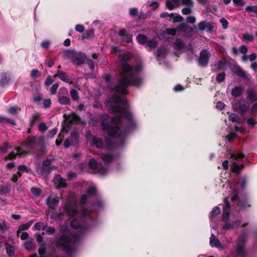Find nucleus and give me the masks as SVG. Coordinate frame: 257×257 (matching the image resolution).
Masks as SVG:
<instances>
[{
  "instance_id": "nucleus-13",
  "label": "nucleus",
  "mask_w": 257,
  "mask_h": 257,
  "mask_svg": "<svg viewBox=\"0 0 257 257\" xmlns=\"http://www.w3.org/2000/svg\"><path fill=\"white\" fill-rule=\"evenodd\" d=\"M220 213V209L219 207L216 206L214 207L212 210L209 218L210 221V226L211 227L214 229H217V227L215 225L213 224L214 222H215L216 217L217 216L218 214Z\"/></svg>"
},
{
  "instance_id": "nucleus-15",
  "label": "nucleus",
  "mask_w": 257,
  "mask_h": 257,
  "mask_svg": "<svg viewBox=\"0 0 257 257\" xmlns=\"http://www.w3.org/2000/svg\"><path fill=\"white\" fill-rule=\"evenodd\" d=\"M79 141L78 135L77 133L73 132L70 139L66 140L64 142V147L68 148L71 146H75L78 144Z\"/></svg>"
},
{
  "instance_id": "nucleus-1",
  "label": "nucleus",
  "mask_w": 257,
  "mask_h": 257,
  "mask_svg": "<svg viewBox=\"0 0 257 257\" xmlns=\"http://www.w3.org/2000/svg\"><path fill=\"white\" fill-rule=\"evenodd\" d=\"M111 52L118 56L121 62V69L117 84L112 91L115 93L110 98V104L107 101L105 105L110 107V110L115 115L111 119L110 124L107 123L108 115L101 114V128L107 133L109 136L106 139L109 148L114 146L121 147L127 135L137 127V123L130 110L127 101L121 99L122 95L128 93L129 85L140 86L143 82L140 76L142 67L140 65L131 66L128 62L132 57L131 53L120 51L116 46L111 47Z\"/></svg>"
},
{
  "instance_id": "nucleus-37",
  "label": "nucleus",
  "mask_w": 257,
  "mask_h": 257,
  "mask_svg": "<svg viewBox=\"0 0 257 257\" xmlns=\"http://www.w3.org/2000/svg\"><path fill=\"white\" fill-rule=\"evenodd\" d=\"M245 11L248 13H253L257 16V5L255 6H248L245 8Z\"/></svg>"
},
{
  "instance_id": "nucleus-19",
  "label": "nucleus",
  "mask_w": 257,
  "mask_h": 257,
  "mask_svg": "<svg viewBox=\"0 0 257 257\" xmlns=\"http://www.w3.org/2000/svg\"><path fill=\"white\" fill-rule=\"evenodd\" d=\"M233 107L239 112H244L248 109V106L244 102L240 101L233 105Z\"/></svg>"
},
{
  "instance_id": "nucleus-17",
  "label": "nucleus",
  "mask_w": 257,
  "mask_h": 257,
  "mask_svg": "<svg viewBox=\"0 0 257 257\" xmlns=\"http://www.w3.org/2000/svg\"><path fill=\"white\" fill-rule=\"evenodd\" d=\"M210 244L211 247H216L219 248H223L224 247L220 240L216 237L213 233H211L210 237Z\"/></svg>"
},
{
  "instance_id": "nucleus-22",
  "label": "nucleus",
  "mask_w": 257,
  "mask_h": 257,
  "mask_svg": "<svg viewBox=\"0 0 257 257\" xmlns=\"http://www.w3.org/2000/svg\"><path fill=\"white\" fill-rule=\"evenodd\" d=\"M168 51V50L165 48L164 47H160L157 52L156 53V56L157 59V60L159 62L160 64H162V61L161 58L162 57H163L165 54Z\"/></svg>"
},
{
  "instance_id": "nucleus-24",
  "label": "nucleus",
  "mask_w": 257,
  "mask_h": 257,
  "mask_svg": "<svg viewBox=\"0 0 257 257\" xmlns=\"http://www.w3.org/2000/svg\"><path fill=\"white\" fill-rule=\"evenodd\" d=\"M90 146L98 148H102L103 146V143L101 139L93 137L92 139Z\"/></svg>"
},
{
  "instance_id": "nucleus-46",
  "label": "nucleus",
  "mask_w": 257,
  "mask_h": 257,
  "mask_svg": "<svg viewBox=\"0 0 257 257\" xmlns=\"http://www.w3.org/2000/svg\"><path fill=\"white\" fill-rule=\"evenodd\" d=\"M34 227H35V229L37 230H44L46 227V225H45V224L43 222H40L36 223L35 224Z\"/></svg>"
},
{
  "instance_id": "nucleus-30",
  "label": "nucleus",
  "mask_w": 257,
  "mask_h": 257,
  "mask_svg": "<svg viewBox=\"0 0 257 257\" xmlns=\"http://www.w3.org/2000/svg\"><path fill=\"white\" fill-rule=\"evenodd\" d=\"M101 157L105 164H108L113 160V156L109 154L102 155Z\"/></svg>"
},
{
  "instance_id": "nucleus-51",
  "label": "nucleus",
  "mask_w": 257,
  "mask_h": 257,
  "mask_svg": "<svg viewBox=\"0 0 257 257\" xmlns=\"http://www.w3.org/2000/svg\"><path fill=\"white\" fill-rule=\"evenodd\" d=\"M8 81V78L5 74H0V84H4Z\"/></svg>"
},
{
  "instance_id": "nucleus-63",
  "label": "nucleus",
  "mask_w": 257,
  "mask_h": 257,
  "mask_svg": "<svg viewBox=\"0 0 257 257\" xmlns=\"http://www.w3.org/2000/svg\"><path fill=\"white\" fill-rule=\"evenodd\" d=\"M191 8L190 7H187L186 8H184L182 9V12L184 15H188L191 13Z\"/></svg>"
},
{
  "instance_id": "nucleus-28",
  "label": "nucleus",
  "mask_w": 257,
  "mask_h": 257,
  "mask_svg": "<svg viewBox=\"0 0 257 257\" xmlns=\"http://www.w3.org/2000/svg\"><path fill=\"white\" fill-rule=\"evenodd\" d=\"M247 98L248 100L254 101L257 100V96L254 93L253 91L251 89L247 90Z\"/></svg>"
},
{
  "instance_id": "nucleus-21",
  "label": "nucleus",
  "mask_w": 257,
  "mask_h": 257,
  "mask_svg": "<svg viewBox=\"0 0 257 257\" xmlns=\"http://www.w3.org/2000/svg\"><path fill=\"white\" fill-rule=\"evenodd\" d=\"M57 76L65 82L68 83L70 81V79L68 75L65 72L60 70H58L56 71V74L54 76V77Z\"/></svg>"
},
{
  "instance_id": "nucleus-39",
  "label": "nucleus",
  "mask_w": 257,
  "mask_h": 257,
  "mask_svg": "<svg viewBox=\"0 0 257 257\" xmlns=\"http://www.w3.org/2000/svg\"><path fill=\"white\" fill-rule=\"evenodd\" d=\"M5 122H7L13 125H15V121L14 120L0 116V123Z\"/></svg>"
},
{
  "instance_id": "nucleus-25",
  "label": "nucleus",
  "mask_w": 257,
  "mask_h": 257,
  "mask_svg": "<svg viewBox=\"0 0 257 257\" xmlns=\"http://www.w3.org/2000/svg\"><path fill=\"white\" fill-rule=\"evenodd\" d=\"M177 32V29L175 28H167L165 31L161 33V35L163 37H165L166 35L175 36Z\"/></svg>"
},
{
  "instance_id": "nucleus-57",
  "label": "nucleus",
  "mask_w": 257,
  "mask_h": 257,
  "mask_svg": "<svg viewBox=\"0 0 257 257\" xmlns=\"http://www.w3.org/2000/svg\"><path fill=\"white\" fill-rule=\"evenodd\" d=\"M181 2L187 7H192L193 3L192 0H181Z\"/></svg>"
},
{
  "instance_id": "nucleus-9",
  "label": "nucleus",
  "mask_w": 257,
  "mask_h": 257,
  "mask_svg": "<svg viewBox=\"0 0 257 257\" xmlns=\"http://www.w3.org/2000/svg\"><path fill=\"white\" fill-rule=\"evenodd\" d=\"M230 189H232V193L234 194L231 198V200L232 202L236 203V206L235 207L237 211H239L241 209L245 208L246 207L249 206V205L247 204V202L246 200L241 202L239 200V197L237 195V191L235 188H232L230 187Z\"/></svg>"
},
{
  "instance_id": "nucleus-33",
  "label": "nucleus",
  "mask_w": 257,
  "mask_h": 257,
  "mask_svg": "<svg viewBox=\"0 0 257 257\" xmlns=\"http://www.w3.org/2000/svg\"><path fill=\"white\" fill-rule=\"evenodd\" d=\"M31 226V223L29 222L26 224H24L20 226L17 231V236H19V233L22 231L28 229Z\"/></svg>"
},
{
  "instance_id": "nucleus-14",
  "label": "nucleus",
  "mask_w": 257,
  "mask_h": 257,
  "mask_svg": "<svg viewBox=\"0 0 257 257\" xmlns=\"http://www.w3.org/2000/svg\"><path fill=\"white\" fill-rule=\"evenodd\" d=\"M198 28L201 31L206 30L209 33H212L213 31L214 26L213 23L210 22L202 21L198 24Z\"/></svg>"
},
{
  "instance_id": "nucleus-55",
  "label": "nucleus",
  "mask_w": 257,
  "mask_h": 257,
  "mask_svg": "<svg viewBox=\"0 0 257 257\" xmlns=\"http://www.w3.org/2000/svg\"><path fill=\"white\" fill-rule=\"evenodd\" d=\"M220 23L221 24L224 29H226L227 28L228 23L225 19L221 18L220 20Z\"/></svg>"
},
{
  "instance_id": "nucleus-2",
  "label": "nucleus",
  "mask_w": 257,
  "mask_h": 257,
  "mask_svg": "<svg viewBox=\"0 0 257 257\" xmlns=\"http://www.w3.org/2000/svg\"><path fill=\"white\" fill-rule=\"evenodd\" d=\"M97 194L96 186L91 184L85 194L82 195L78 209V203L75 197H70L66 202L64 209L71 218V227L74 229L70 236L62 235L58 240L57 246L61 248L70 256L80 242L83 234L96 224L93 219L92 210H98L104 206L100 198L95 199Z\"/></svg>"
},
{
  "instance_id": "nucleus-26",
  "label": "nucleus",
  "mask_w": 257,
  "mask_h": 257,
  "mask_svg": "<svg viewBox=\"0 0 257 257\" xmlns=\"http://www.w3.org/2000/svg\"><path fill=\"white\" fill-rule=\"evenodd\" d=\"M234 73L240 77L247 78L248 75L243 69L239 67H236L234 70Z\"/></svg>"
},
{
  "instance_id": "nucleus-7",
  "label": "nucleus",
  "mask_w": 257,
  "mask_h": 257,
  "mask_svg": "<svg viewBox=\"0 0 257 257\" xmlns=\"http://www.w3.org/2000/svg\"><path fill=\"white\" fill-rule=\"evenodd\" d=\"M244 158V155L241 153L237 154H231L230 158L233 159L234 161L233 162L231 166V171L234 173L239 172L244 167L243 164L238 163L236 161Z\"/></svg>"
},
{
  "instance_id": "nucleus-44",
  "label": "nucleus",
  "mask_w": 257,
  "mask_h": 257,
  "mask_svg": "<svg viewBox=\"0 0 257 257\" xmlns=\"http://www.w3.org/2000/svg\"><path fill=\"white\" fill-rule=\"evenodd\" d=\"M10 186L0 185V194H5L9 192Z\"/></svg>"
},
{
  "instance_id": "nucleus-23",
  "label": "nucleus",
  "mask_w": 257,
  "mask_h": 257,
  "mask_svg": "<svg viewBox=\"0 0 257 257\" xmlns=\"http://www.w3.org/2000/svg\"><path fill=\"white\" fill-rule=\"evenodd\" d=\"M118 35L121 37L123 41L125 42L129 43L132 41V36L126 33L125 30L121 29L119 31Z\"/></svg>"
},
{
  "instance_id": "nucleus-18",
  "label": "nucleus",
  "mask_w": 257,
  "mask_h": 257,
  "mask_svg": "<svg viewBox=\"0 0 257 257\" xmlns=\"http://www.w3.org/2000/svg\"><path fill=\"white\" fill-rule=\"evenodd\" d=\"M25 152H22L19 148H16L8 156L4 158V160L7 161L15 158L17 156H21Z\"/></svg>"
},
{
  "instance_id": "nucleus-47",
  "label": "nucleus",
  "mask_w": 257,
  "mask_h": 257,
  "mask_svg": "<svg viewBox=\"0 0 257 257\" xmlns=\"http://www.w3.org/2000/svg\"><path fill=\"white\" fill-rule=\"evenodd\" d=\"M48 128V127L47 126L46 124L44 122H41L39 124L38 126V130L40 132L42 133L45 132Z\"/></svg>"
},
{
  "instance_id": "nucleus-62",
  "label": "nucleus",
  "mask_w": 257,
  "mask_h": 257,
  "mask_svg": "<svg viewBox=\"0 0 257 257\" xmlns=\"http://www.w3.org/2000/svg\"><path fill=\"white\" fill-rule=\"evenodd\" d=\"M84 29V27L82 25L78 24L75 26V30L79 33H83Z\"/></svg>"
},
{
  "instance_id": "nucleus-43",
  "label": "nucleus",
  "mask_w": 257,
  "mask_h": 257,
  "mask_svg": "<svg viewBox=\"0 0 257 257\" xmlns=\"http://www.w3.org/2000/svg\"><path fill=\"white\" fill-rule=\"evenodd\" d=\"M70 95L72 99L74 101H77L79 99L78 92L75 89L71 90Z\"/></svg>"
},
{
  "instance_id": "nucleus-5",
  "label": "nucleus",
  "mask_w": 257,
  "mask_h": 257,
  "mask_svg": "<svg viewBox=\"0 0 257 257\" xmlns=\"http://www.w3.org/2000/svg\"><path fill=\"white\" fill-rule=\"evenodd\" d=\"M80 120V117L76 113H72L68 115L65 119L63 130L58 136V138L61 140L60 141L56 140L55 143L57 146H59L61 143V140L63 139V135H62L64 132H67L71 127L72 123H76Z\"/></svg>"
},
{
  "instance_id": "nucleus-32",
  "label": "nucleus",
  "mask_w": 257,
  "mask_h": 257,
  "mask_svg": "<svg viewBox=\"0 0 257 257\" xmlns=\"http://www.w3.org/2000/svg\"><path fill=\"white\" fill-rule=\"evenodd\" d=\"M137 40L139 43L144 45L147 42V38L144 35L139 34L137 37Z\"/></svg>"
},
{
  "instance_id": "nucleus-27",
  "label": "nucleus",
  "mask_w": 257,
  "mask_h": 257,
  "mask_svg": "<svg viewBox=\"0 0 257 257\" xmlns=\"http://www.w3.org/2000/svg\"><path fill=\"white\" fill-rule=\"evenodd\" d=\"M243 89L239 86H236L232 90L231 95L234 97H238L242 93Z\"/></svg>"
},
{
  "instance_id": "nucleus-45",
  "label": "nucleus",
  "mask_w": 257,
  "mask_h": 257,
  "mask_svg": "<svg viewBox=\"0 0 257 257\" xmlns=\"http://www.w3.org/2000/svg\"><path fill=\"white\" fill-rule=\"evenodd\" d=\"M51 100L50 98L45 99L43 100L42 104L45 108H49L51 105Z\"/></svg>"
},
{
  "instance_id": "nucleus-49",
  "label": "nucleus",
  "mask_w": 257,
  "mask_h": 257,
  "mask_svg": "<svg viewBox=\"0 0 257 257\" xmlns=\"http://www.w3.org/2000/svg\"><path fill=\"white\" fill-rule=\"evenodd\" d=\"M51 163V160L50 159H46L43 162V166L44 168V169H45L46 171L50 167Z\"/></svg>"
},
{
  "instance_id": "nucleus-3",
  "label": "nucleus",
  "mask_w": 257,
  "mask_h": 257,
  "mask_svg": "<svg viewBox=\"0 0 257 257\" xmlns=\"http://www.w3.org/2000/svg\"><path fill=\"white\" fill-rule=\"evenodd\" d=\"M224 205L223 208L222 220L224 222L222 226L220 234H224L225 231L232 230L239 228V227H245L247 223H242V218L239 215H232L230 214V205L228 199H224Z\"/></svg>"
},
{
  "instance_id": "nucleus-58",
  "label": "nucleus",
  "mask_w": 257,
  "mask_h": 257,
  "mask_svg": "<svg viewBox=\"0 0 257 257\" xmlns=\"http://www.w3.org/2000/svg\"><path fill=\"white\" fill-rule=\"evenodd\" d=\"M96 122L97 118L95 116H92L88 122V124L91 126H94L96 125Z\"/></svg>"
},
{
  "instance_id": "nucleus-29",
  "label": "nucleus",
  "mask_w": 257,
  "mask_h": 257,
  "mask_svg": "<svg viewBox=\"0 0 257 257\" xmlns=\"http://www.w3.org/2000/svg\"><path fill=\"white\" fill-rule=\"evenodd\" d=\"M6 249L7 250V252L9 256H13L15 253V248L14 247L9 243H6L5 244Z\"/></svg>"
},
{
  "instance_id": "nucleus-10",
  "label": "nucleus",
  "mask_w": 257,
  "mask_h": 257,
  "mask_svg": "<svg viewBox=\"0 0 257 257\" xmlns=\"http://www.w3.org/2000/svg\"><path fill=\"white\" fill-rule=\"evenodd\" d=\"M39 149L40 154H43L46 153V143L44 137H41L37 140L33 137V149Z\"/></svg>"
},
{
  "instance_id": "nucleus-42",
  "label": "nucleus",
  "mask_w": 257,
  "mask_h": 257,
  "mask_svg": "<svg viewBox=\"0 0 257 257\" xmlns=\"http://www.w3.org/2000/svg\"><path fill=\"white\" fill-rule=\"evenodd\" d=\"M44 99L42 98L41 95H38L34 98H33V101L36 103L37 105L38 106H41L42 104L43 100Z\"/></svg>"
},
{
  "instance_id": "nucleus-61",
  "label": "nucleus",
  "mask_w": 257,
  "mask_h": 257,
  "mask_svg": "<svg viewBox=\"0 0 257 257\" xmlns=\"http://www.w3.org/2000/svg\"><path fill=\"white\" fill-rule=\"evenodd\" d=\"M8 150V145L7 143L4 144L3 146L0 147V151L5 153Z\"/></svg>"
},
{
  "instance_id": "nucleus-38",
  "label": "nucleus",
  "mask_w": 257,
  "mask_h": 257,
  "mask_svg": "<svg viewBox=\"0 0 257 257\" xmlns=\"http://www.w3.org/2000/svg\"><path fill=\"white\" fill-rule=\"evenodd\" d=\"M229 120L233 122H236L240 123V119L238 115L235 113H231L229 115Z\"/></svg>"
},
{
  "instance_id": "nucleus-6",
  "label": "nucleus",
  "mask_w": 257,
  "mask_h": 257,
  "mask_svg": "<svg viewBox=\"0 0 257 257\" xmlns=\"http://www.w3.org/2000/svg\"><path fill=\"white\" fill-rule=\"evenodd\" d=\"M89 168L93 173H99L102 175L107 174L108 172V169L105 167H102L100 164H98L94 159H91L89 163Z\"/></svg>"
},
{
  "instance_id": "nucleus-52",
  "label": "nucleus",
  "mask_w": 257,
  "mask_h": 257,
  "mask_svg": "<svg viewBox=\"0 0 257 257\" xmlns=\"http://www.w3.org/2000/svg\"><path fill=\"white\" fill-rule=\"evenodd\" d=\"M166 5L167 8L170 10H172L174 8L176 7L171 1V0H167L166 2Z\"/></svg>"
},
{
  "instance_id": "nucleus-48",
  "label": "nucleus",
  "mask_w": 257,
  "mask_h": 257,
  "mask_svg": "<svg viewBox=\"0 0 257 257\" xmlns=\"http://www.w3.org/2000/svg\"><path fill=\"white\" fill-rule=\"evenodd\" d=\"M157 46V43L155 40H150L147 43V46L151 49L155 48Z\"/></svg>"
},
{
  "instance_id": "nucleus-53",
  "label": "nucleus",
  "mask_w": 257,
  "mask_h": 257,
  "mask_svg": "<svg viewBox=\"0 0 257 257\" xmlns=\"http://www.w3.org/2000/svg\"><path fill=\"white\" fill-rule=\"evenodd\" d=\"M58 87H59L58 83H56L54 84L52 86V87L50 89L51 94L52 95L55 94L56 93V90H57Z\"/></svg>"
},
{
  "instance_id": "nucleus-64",
  "label": "nucleus",
  "mask_w": 257,
  "mask_h": 257,
  "mask_svg": "<svg viewBox=\"0 0 257 257\" xmlns=\"http://www.w3.org/2000/svg\"><path fill=\"white\" fill-rule=\"evenodd\" d=\"M138 10L137 8H132L130 10V15L132 17H135L138 14Z\"/></svg>"
},
{
  "instance_id": "nucleus-60",
  "label": "nucleus",
  "mask_w": 257,
  "mask_h": 257,
  "mask_svg": "<svg viewBox=\"0 0 257 257\" xmlns=\"http://www.w3.org/2000/svg\"><path fill=\"white\" fill-rule=\"evenodd\" d=\"M225 106V104L221 101H218L216 103V107L218 110H222L224 108Z\"/></svg>"
},
{
  "instance_id": "nucleus-12",
  "label": "nucleus",
  "mask_w": 257,
  "mask_h": 257,
  "mask_svg": "<svg viewBox=\"0 0 257 257\" xmlns=\"http://www.w3.org/2000/svg\"><path fill=\"white\" fill-rule=\"evenodd\" d=\"M173 47L175 50V55H178L185 50V43L182 40L177 39L173 43Z\"/></svg>"
},
{
  "instance_id": "nucleus-40",
  "label": "nucleus",
  "mask_w": 257,
  "mask_h": 257,
  "mask_svg": "<svg viewBox=\"0 0 257 257\" xmlns=\"http://www.w3.org/2000/svg\"><path fill=\"white\" fill-rule=\"evenodd\" d=\"M187 29H189L191 31H192V29L190 27H188L186 26V25L184 23H182L176 28L177 31H183L185 32L186 31Z\"/></svg>"
},
{
  "instance_id": "nucleus-16",
  "label": "nucleus",
  "mask_w": 257,
  "mask_h": 257,
  "mask_svg": "<svg viewBox=\"0 0 257 257\" xmlns=\"http://www.w3.org/2000/svg\"><path fill=\"white\" fill-rule=\"evenodd\" d=\"M60 200L58 196L48 197L46 199V204L50 208H54L58 205Z\"/></svg>"
},
{
  "instance_id": "nucleus-31",
  "label": "nucleus",
  "mask_w": 257,
  "mask_h": 257,
  "mask_svg": "<svg viewBox=\"0 0 257 257\" xmlns=\"http://www.w3.org/2000/svg\"><path fill=\"white\" fill-rule=\"evenodd\" d=\"M70 99L68 97L62 96L58 98V102L62 105L68 104L70 103Z\"/></svg>"
},
{
  "instance_id": "nucleus-8",
  "label": "nucleus",
  "mask_w": 257,
  "mask_h": 257,
  "mask_svg": "<svg viewBox=\"0 0 257 257\" xmlns=\"http://www.w3.org/2000/svg\"><path fill=\"white\" fill-rule=\"evenodd\" d=\"M67 55L71 59L72 63L75 65H81L86 59L85 55L80 52L70 51L68 52Z\"/></svg>"
},
{
  "instance_id": "nucleus-56",
  "label": "nucleus",
  "mask_w": 257,
  "mask_h": 257,
  "mask_svg": "<svg viewBox=\"0 0 257 257\" xmlns=\"http://www.w3.org/2000/svg\"><path fill=\"white\" fill-rule=\"evenodd\" d=\"M253 36L250 34H245L243 35V39L245 41L251 42L253 40Z\"/></svg>"
},
{
  "instance_id": "nucleus-35",
  "label": "nucleus",
  "mask_w": 257,
  "mask_h": 257,
  "mask_svg": "<svg viewBox=\"0 0 257 257\" xmlns=\"http://www.w3.org/2000/svg\"><path fill=\"white\" fill-rule=\"evenodd\" d=\"M245 119L247 124L250 126L251 128H253L255 124L257 123L256 118L254 117L245 118Z\"/></svg>"
},
{
  "instance_id": "nucleus-50",
  "label": "nucleus",
  "mask_w": 257,
  "mask_h": 257,
  "mask_svg": "<svg viewBox=\"0 0 257 257\" xmlns=\"http://www.w3.org/2000/svg\"><path fill=\"white\" fill-rule=\"evenodd\" d=\"M225 77V74L224 72H222L218 74L216 76V80L220 83L222 82Z\"/></svg>"
},
{
  "instance_id": "nucleus-54",
  "label": "nucleus",
  "mask_w": 257,
  "mask_h": 257,
  "mask_svg": "<svg viewBox=\"0 0 257 257\" xmlns=\"http://www.w3.org/2000/svg\"><path fill=\"white\" fill-rule=\"evenodd\" d=\"M186 21L188 23L194 24L196 22V18L193 16H189L187 17Z\"/></svg>"
},
{
  "instance_id": "nucleus-36",
  "label": "nucleus",
  "mask_w": 257,
  "mask_h": 257,
  "mask_svg": "<svg viewBox=\"0 0 257 257\" xmlns=\"http://www.w3.org/2000/svg\"><path fill=\"white\" fill-rule=\"evenodd\" d=\"M94 37V31L93 29H90L87 30L84 35V38L85 39H89L90 38H93Z\"/></svg>"
},
{
  "instance_id": "nucleus-4",
  "label": "nucleus",
  "mask_w": 257,
  "mask_h": 257,
  "mask_svg": "<svg viewBox=\"0 0 257 257\" xmlns=\"http://www.w3.org/2000/svg\"><path fill=\"white\" fill-rule=\"evenodd\" d=\"M247 240V233L242 231L237 237L236 245L232 251V254L235 257H245L247 254V250L245 247V243Z\"/></svg>"
},
{
  "instance_id": "nucleus-34",
  "label": "nucleus",
  "mask_w": 257,
  "mask_h": 257,
  "mask_svg": "<svg viewBox=\"0 0 257 257\" xmlns=\"http://www.w3.org/2000/svg\"><path fill=\"white\" fill-rule=\"evenodd\" d=\"M226 63L223 61H219L216 64L214 65L216 69L217 70H223L225 68Z\"/></svg>"
},
{
  "instance_id": "nucleus-11",
  "label": "nucleus",
  "mask_w": 257,
  "mask_h": 257,
  "mask_svg": "<svg viewBox=\"0 0 257 257\" xmlns=\"http://www.w3.org/2000/svg\"><path fill=\"white\" fill-rule=\"evenodd\" d=\"M210 53L206 49H203L200 52V57L198 60L199 65L202 67H205L207 65Z\"/></svg>"
},
{
  "instance_id": "nucleus-20",
  "label": "nucleus",
  "mask_w": 257,
  "mask_h": 257,
  "mask_svg": "<svg viewBox=\"0 0 257 257\" xmlns=\"http://www.w3.org/2000/svg\"><path fill=\"white\" fill-rule=\"evenodd\" d=\"M54 179L55 183L57 184V188H65L67 186L65 180L59 175H55Z\"/></svg>"
},
{
  "instance_id": "nucleus-41",
  "label": "nucleus",
  "mask_w": 257,
  "mask_h": 257,
  "mask_svg": "<svg viewBox=\"0 0 257 257\" xmlns=\"http://www.w3.org/2000/svg\"><path fill=\"white\" fill-rule=\"evenodd\" d=\"M171 15L173 16L172 18V23H176L178 22H181L182 21L183 18L180 16H179L178 14H171Z\"/></svg>"
},
{
  "instance_id": "nucleus-59",
  "label": "nucleus",
  "mask_w": 257,
  "mask_h": 257,
  "mask_svg": "<svg viewBox=\"0 0 257 257\" xmlns=\"http://www.w3.org/2000/svg\"><path fill=\"white\" fill-rule=\"evenodd\" d=\"M20 110V109L17 107H15V106H13V107H11L9 110V112L12 114H16L17 113H18V112Z\"/></svg>"
}]
</instances>
